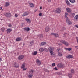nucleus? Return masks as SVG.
<instances>
[{
  "label": "nucleus",
  "instance_id": "obj_39",
  "mask_svg": "<svg viewBox=\"0 0 78 78\" xmlns=\"http://www.w3.org/2000/svg\"><path fill=\"white\" fill-rule=\"evenodd\" d=\"M23 70H24V71H25L26 70H27V68H23Z\"/></svg>",
  "mask_w": 78,
  "mask_h": 78
},
{
  "label": "nucleus",
  "instance_id": "obj_1",
  "mask_svg": "<svg viewBox=\"0 0 78 78\" xmlns=\"http://www.w3.org/2000/svg\"><path fill=\"white\" fill-rule=\"evenodd\" d=\"M48 50L50 52L51 54V56H53V55H55V53L53 52V51L54 50V48L53 47H50Z\"/></svg>",
  "mask_w": 78,
  "mask_h": 78
},
{
  "label": "nucleus",
  "instance_id": "obj_47",
  "mask_svg": "<svg viewBox=\"0 0 78 78\" xmlns=\"http://www.w3.org/2000/svg\"><path fill=\"white\" fill-rule=\"evenodd\" d=\"M42 6L40 7V9H42Z\"/></svg>",
  "mask_w": 78,
  "mask_h": 78
},
{
  "label": "nucleus",
  "instance_id": "obj_23",
  "mask_svg": "<svg viewBox=\"0 0 78 78\" xmlns=\"http://www.w3.org/2000/svg\"><path fill=\"white\" fill-rule=\"evenodd\" d=\"M50 30V29L48 27H47L46 28L45 31L46 32H48Z\"/></svg>",
  "mask_w": 78,
  "mask_h": 78
},
{
  "label": "nucleus",
  "instance_id": "obj_21",
  "mask_svg": "<svg viewBox=\"0 0 78 78\" xmlns=\"http://www.w3.org/2000/svg\"><path fill=\"white\" fill-rule=\"evenodd\" d=\"M66 4H67V5L68 6H70L71 4L69 2V1L67 0L66 1Z\"/></svg>",
  "mask_w": 78,
  "mask_h": 78
},
{
  "label": "nucleus",
  "instance_id": "obj_52",
  "mask_svg": "<svg viewBox=\"0 0 78 78\" xmlns=\"http://www.w3.org/2000/svg\"><path fill=\"white\" fill-rule=\"evenodd\" d=\"M66 34H64V35Z\"/></svg>",
  "mask_w": 78,
  "mask_h": 78
},
{
  "label": "nucleus",
  "instance_id": "obj_9",
  "mask_svg": "<svg viewBox=\"0 0 78 78\" xmlns=\"http://www.w3.org/2000/svg\"><path fill=\"white\" fill-rule=\"evenodd\" d=\"M51 35H54L56 37H58L59 36V35L56 33H51Z\"/></svg>",
  "mask_w": 78,
  "mask_h": 78
},
{
  "label": "nucleus",
  "instance_id": "obj_4",
  "mask_svg": "<svg viewBox=\"0 0 78 78\" xmlns=\"http://www.w3.org/2000/svg\"><path fill=\"white\" fill-rule=\"evenodd\" d=\"M61 8H58L55 11V12H56V13H58V14H59L61 12Z\"/></svg>",
  "mask_w": 78,
  "mask_h": 78
},
{
  "label": "nucleus",
  "instance_id": "obj_31",
  "mask_svg": "<svg viewBox=\"0 0 78 78\" xmlns=\"http://www.w3.org/2000/svg\"><path fill=\"white\" fill-rule=\"evenodd\" d=\"M66 41L64 40H61L60 41V42H61L63 44H64Z\"/></svg>",
  "mask_w": 78,
  "mask_h": 78
},
{
  "label": "nucleus",
  "instance_id": "obj_34",
  "mask_svg": "<svg viewBox=\"0 0 78 78\" xmlns=\"http://www.w3.org/2000/svg\"><path fill=\"white\" fill-rule=\"evenodd\" d=\"M25 66L24 64H23L22 65L21 68L23 69V68H25Z\"/></svg>",
  "mask_w": 78,
  "mask_h": 78
},
{
  "label": "nucleus",
  "instance_id": "obj_14",
  "mask_svg": "<svg viewBox=\"0 0 78 78\" xmlns=\"http://www.w3.org/2000/svg\"><path fill=\"white\" fill-rule=\"evenodd\" d=\"M13 65L14 67H19V64H16V63H13Z\"/></svg>",
  "mask_w": 78,
  "mask_h": 78
},
{
  "label": "nucleus",
  "instance_id": "obj_49",
  "mask_svg": "<svg viewBox=\"0 0 78 78\" xmlns=\"http://www.w3.org/2000/svg\"><path fill=\"white\" fill-rule=\"evenodd\" d=\"M1 10L3 11V9L2 8V7H0Z\"/></svg>",
  "mask_w": 78,
  "mask_h": 78
},
{
  "label": "nucleus",
  "instance_id": "obj_26",
  "mask_svg": "<svg viewBox=\"0 0 78 78\" xmlns=\"http://www.w3.org/2000/svg\"><path fill=\"white\" fill-rule=\"evenodd\" d=\"M70 2L72 3H75V0H69Z\"/></svg>",
  "mask_w": 78,
  "mask_h": 78
},
{
  "label": "nucleus",
  "instance_id": "obj_35",
  "mask_svg": "<svg viewBox=\"0 0 78 78\" xmlns=\"http://www.w3.org/2000/svg\"><path fill=\"white\" fill-rule=\"evenodd\" d=\"M71 72L73 73H74V72H75V71H74V70H73V69H72L71 70Z\"/></svg>",
  "mask_w": 78,
  "mask_h": 78
},
{
  "label": "nucleus",
  "instance_id": "obj_33",
  "mask_svg": "<svg viewBox=\"0 0 78 78\" xmlns=\"http://www.w3.org/2000/svg\"><path fill=\"white\" fill-rule=\"evenodd\" d=\"M37 54V52L35 51L34 52L33 55H36Z\"/></svg>",
  "mask_w": 78,
  "mask_h": 78
},
{
  "label": "nucleus",
  "instance_id": "obj_22",
  "mask_svg": "<svg viewBox=\"0 0 78 78\" xmlns=\"http://www.w3.org/2000/svg\"><path fill=\"white\" fill-rule=\"evenodd\" d=\"M66 58H73V57L72 55H69L66 56Z\"/></svg>",
  "mask_w": 78,
  "mask_h": 78
},
{
  "label": "nucleus",
  "instance_id": "obj_15",
  "mask_svg": "<svg viewBox=\"0 0 78 78\" xmlns=\"http://www.w3.org/2000/svg\"><path fill=\"white\" fill-rule=\"evenodd\" d=\"M78 20V15H77L75 16L74 18V20L75 21V20L77 21V20Z\"/></svg>",
  "mask_w": 78,
  "mask_h": 78
},
{
  "label": "nucleus",
  "instance_id": "obj_41",
  "mask_svg": "<svg viewBox=\"0 0 78 78\" xmlns=\"http://www.w3.org/2000/svg\"><path fill=\"white\" fill-rule=\"evenodd\" d=\"M38 36H39V37H42V34L39 35Z\"/></svg>",
  "mask_w": 78,
  "mask_h": 78
},
{
  "label": "nucleus",
  "instance_id": "obj_29",
  "mask_svg": "<svg viewBox=\"0 0 78 78\" xmlns=\"http://www.w3.org/2000/svg\"><path fill=\"white\" fill-rule=\"evenodd\" d=\"M34 5L32 3L30 4V7H34Z\"/></svg>",
  "mask_w": 78,
  "mask_h": 78
},
{
  "label": "nucleus",
  "instance_id": "obj_40",
  "mask_svg": "<svg viewBox=\"0 0 78 78\" xmlns=\"http://www.w3.org/2000/svg\"><path fill=\"white\" fill-rule=\"evenodd\" d=\"M15 17H18V15L17 14H15Z\"/></svg>",
  "mask_w": 78,
  "mask_h": 78
},
{
  "label": "nucleus",
  "instance_id": "obj_53",
  "mask_svg": "<svg viewBox=\"0 0 78 78\" xmlns=\"http://www.w3.org/2000/svg\"><path fill=\"white\" fill-rule=\"evenodd\" d=\"M48 2H49V1H48Z\"/></svg>",
  "mask_w": 78,
  "mask_h": 78
},
{
  "label": "nucleus",
  "instance_id": "obj_45",
  "mask_svg": "<svg viewBox=\"0 0 78 78\" xmlns=\"http://www.w3.org/2000/svg\"><path fill=\"white\" fill-rule=\"evenodd\" d=\"M76 27V28H78V25H75Z\"/></svg>",
  "mask_w": 78,
  "mask_h": 78
},
{
  "label": "nucleus",
  "instance_id": "obj_13",
  "mask_svg": "<svg viewBox=\"0 0 78 78\" xmlns=\"http://www.w3.org/2000/svg\"><path fill=\"white\" fill-rule=\"evenodd\" d=\"M75 13H71L70 14V16L72 18H73L74 17V16H75Z\"/></svg>",
  "mask_w": 78,
  "mask_h": 78
},
{
  "label": "nucleus",
  "instance_id": "obj_17",
  "mask_svg": "<svg viewBox=\"0 0 78 78\" xmlns=\"http://www.w3.org/2000/svg\"><path fill=\"white\" fill-rule=\"evenodd\" d=\"M24 29L25 30L24 31H30V28L28 27L25 28H24Z\"/></svg>",
  "mask_w": 78,
  "mask_h": 78
},
{
  "label": "nucleus",
  "instance_id": "obj_38",
  "mask_svg": "<svg viewBox=\"0 0 78 78\" xmlns=\"http://www.w3.org/2000/svg\"><path fill=\"white\" fill-rule=\"evenodd\" d=\"M34 41H32L30 42V44H34Z\"/></svg>",
  "mask_w": 78,
  "mask_h": 78
},
{
  "label": "nucleus",
  "instance_id": "obj_5",
  "mask_svg": "<svg viewBox=\"0 0 78 78\" xmlns=\"http://www.w3.org/2000/svg\"><path fill=\"white\" fill-rule=\"evenodd\" d=\"M61 51H62L60 49H58V55L59 56H62V54L61 53Z\"/></svg>",
  "mask_w": 78,
  "mask_h": 78
},
{
  "label": "nucleus",
  "instance_id": "obj_44",
  "mask_svg": "<svg viewBox=\"0 0 78 78\" xmlns=\"http://www.w3.org/2000/svg\"><path fill=\"white\" fill-rule=\"evenodd\" d=\"M75 48H77V49H78V46H75Z\"/></svg>",
  "mask_w": 78,
  "mask_h": 78
},
{
  "label": "nucleus",
  "instance_id": "obj_6",
  "mask_svg": "<svg viewBox=\"0 0 78 78\" xmlns=\"http://www.w3.org/2000/svg\"><path fill=\"white\" fill-rule=\"evenodd\" d=\"M64 66V65L62 63H60L57 65V67H60L61 68L62 67H63Z\"/></svg>",
  "mask_w": 78,
  "mask_h": 78
},
{
  "label": "nucleus",
  "instance_id": "obj_28",
  "mask_svg": "<svg viewBox=\"0 0 78 78\" xmlns=\"http://www.w3.org/2000/svg\"><path fill=\"white\" fill-rule=\"evenodd\" d=\"M9 6V2H6L5 3V6Z\"/></svg>",
  "mask_w": 78,
  "mask_h": 78
},
{
  "label": "nucleus",
  "instance_id": "obj_10",
  "mask_svg": "<svg viewBox=\"0 0 78 78\" xmlns=\"http://www.w3.org/2000/svg\"><path fill=\"white\" fill-rule=\"evenodd\" d=\"M24 58V56L23 55H20L18 57V59L19 60H22L23 58Z\"/></svg>",
  "mask_w": 78,
  "mask_h": 78
},
{
  "label": "nucleus",
  "instance_id": "obj_43",
  "mask_svg": "<svg viewBox=\"0 0 78 78\" xmlns=\"http://www.w3.org/2000/svg\"><path fill=\"white\" fill-rule=\"evenodd\" d=\"M42 13H40L39 14V16H42Z\"/></svg>",
  "mask_w": 78,
  "mask_h": 78
},
{
  "label": "nucleus",
  "instance_id": "obj_20",
  "mask_svg": "<svg viewBox=\"0 0 78 78\" xmlns=\"http://www.w3.org/2000/svg\"><path fill=\"white\" fill-rule=\"evenodd\" d=\"M25 20H26V21H27V22L29 23H31V21L30 19H25Z\"/></svg>",
  "mask_w": 78,
  "mask_h": 78
},
{
  "label": "nucleus",
  "instance_id": "obj_8",
  "mask_svg": "<svg viewBox=\"0 0 78 78\" xmlns=\"http://www.w3.org/2000/svg\"><path fill=\"white\" fill-rule=\"evenodd\" d=\"M6 16L7 17H11V14L10 13H7L6 14Z\"/></svg>",
  "mask_w": 78,
  "mask_h": 78
},
{
  "label": "nucleus",
  "instance_id": "obj_48",
  "mask_svg": "<svg viewBox=\"0 0 78 78\" xmlns=\"http://www.w3.org/2000/svg\"><path fill=\"white\" fill-rule=\"evenodd\" d=\"M9 27H11V24H10L9 25Z\"/></svg>",
  "mask_w": 78,
  "mask_h": 78
},
{
  "label": "nucleus",
  "instance_id": "obj_51",
  "mask_svg": "<svg viewBox=\"0 0 78 78\" xmlns=\"http://www.w3.org/2000/svg\"><path fill=\"white\" fill-rule=\"evenodd\" d=\"M1 76H2V75H0V77H1Z\"/></svg>",
  "mask_w": 78,
  "mask_h": 78
},
{
  "label": "nucleus",
  "instance_id": "obj_25",
  "mask_svg": "<svg viewBox=\"0 0 78 78\" xmlns=\"http://www.w3.org/2000/svg\"><path fill=\"white\" fill-rule=\"evenodd\" d=\"M65 50H68V51H70L72 48H65Z\"/></svg>",
  "mask_w": 78,
  "mask_h": 78
},
{
  "label": "nucleus",
  "instance_id": "obj_16",
  "mask_svg": "<svg viewBox=\"0 0 78 78\" xmlns=\"http://www.w3.org/2000/svg\"><path fill=\"white\" fill-rule=\"evenodd\" d=\"M46 44V42H42L40 44V46H43V45H45Z\"/></svg>",
  "mask_w": 78,
  "mask_h": 78
},
{
  "label": "nucleus",
  "instance_id": "obj_27",
  "mask_svg": "<svg viewBox=\"0 0 78 78\" xmlns=\"http://www.w3.org/2000/svg\"><path fill=\"white\" fill-rule=\"evenodd\" d=\"M16 41H21V40H22V38H20V37H19V38H17L16 39Z\"/></svg>",
  "mask_w": 78,
  "mask_h": 78
},
{
  "label": "nucleus",
  "instance_id": "obj_19",
  "mask_svg": "<svg viewBox=\"0 0 78 78\" xmlns=\"http://www.w3.org/2000/svg\"><path fill=\"white\" fill-rule=\"evenodd\" d=\"M68 16V13L67 12H66L65 13V17L66 18V19L68 18V17H67Z\"/></svg>",
  "mask_w": 78,
  "mask_h": 78
},
{
  "label": "nucleus",
  "instance_id": "obj_18",
  "mask_svg": "<svg viewBox=\"0 0 78 78\" xmlns=\"http://www.w3.org/2000/svg\"><path fill=\"white\" fill-rule=\"evenodd\" d=\"M29 14V12H26L23 14V16H27V15H28Z\"/></svg>",
  "mask_w": 78,
  "mask_h": 78
},
{
  "label": "nucleus",
  "instance_id": "obj_36",
  "mask_svg": "<svg viewBox=\"0 0 78 78\" xmlns=\"http://www.w3.org/2000/svg\"><path fill=\"white\" fill-rule=\"evenodd\" d=\"M5 30V29L4 28H1V30L2 31H3Z\"/></svg>",
  "mask_w": 78,
  "mask_h": 78
},
{
  "label": "nucleus",
  "instance_id": "obj_30",
  "mask_svg": "<svg viewBox=\"0 0 78 78\" xmlns=\"http://www.w3.org/2000/svg\"><path fill=\"white\" fill-rule=\"evenodd\" d=\"M68 76L69 78L72 77V74H71V73H69L68 74Z\"/></svg>",
  "mask_w": 78,
  "mask_h": 78
},
{
  "label": "nucleus",
  "instance_id": "obj_12",
  "mask_svg": "<svg viewBox=\"0 0 78 78\" xmlns=\"http://www.w3.org/2000/svg\"><path fill=\"white\" fill-rule=\"evenodd\" d=\"M36 62L38 65H40L41 64V62L39 60L37 59L36 60Z\"/></svg>",
  "mask_w": 78,
  "mask_h": 78
},
{
  "label": "nucleus",
  "instance_id": "obj_24",
  "mask_svg": "<svg viewBox=\"0 0 78 78\" xmlns=\"http://www.w3.org/2000/svg\"><path fill=\"white\" fill-rule=\"evenodd\" d=\"M64 44L65 45H66V46H69V43L65 41V43Z\"/></svg>",
  "mask_w": 78,
  "mask_h": 78
},
{
  "label": "nucleus",
  "instance_id": "obj_46",
  "mask_svg": "<svg viewBox=\"0 0 78 78\" xmlns=\"http://www.w3.org/2000/svg\"><path fill=\"white\" fill-rule=\"evenodd\" d=\"M2 61V58H0V62H1Z\"/></svg>",
  "mask_w": 78,
  "mask_h": 78
},
{
  "label": "nucleus",
  "instance_id": "obj_32",
  "mask_svg": "<svg viewBox=\"0 0 78 78\" xmlns=\"http://www.w3.org/2000/svg\"><path fill=\"white\" fill-rule=\"evenodd\" d=\"M39 51L41 52H43V51H44V49L42 48H40L39 49Z\"/></svg>",
  "mask_w": 78,
  "mask_h": 78
},
{
  "label": "nucleus",
  "instance_id": "obj_7",
  "mask_svg": "<svg viewBox=\"0 0 78 78\" xmlns=\"http://www.w3.org/2000/svg\"><path fill=\"white\" fill-rule=\"evenodd\" d=\"M66 11L68 12L69 13H70L72 12V9L70 8L67 7L66 9Z\"/></svg>",
  "mask_w": 78,
  "mask_h": 78
},
{
  "label": "nucleus",
  "instance_id": "obj_3",
  "mask_svg": "<svg viewBox=\"0 0 78 78\" xmlns=\"http://www.w3.org/2000/svg\"><path fill=\"white\" fill-rule=\"evenodd\" d=\"M66 19V22L69 25H70L72 24V22L70 20V19H69L68 18Z\"/></svg>",
  "mask_w": 78,
  "mask_h": 78
},
{
  "label": "nucleus",
  "instance_id": "obj_42",
  "mask_svg": "<svg viewBox=\"0 0 78 78\" xmlns=\"http://www.w3.org/2000/svg\"><path fill=\"white\" fill-rule=\"evenodd\" d=\"M54 69L55 70H58V68L56 67H55Z\"/></svg>",
  "mask_w": 78,
  "mask_h": 78
},
{
  "label": "nucleus",
  "instance_id": "obj_37",
  "mask_svg": "<svg viewBox=\"0 0 78 78\" xmlns=\"http://www.w3.org/2000/svg\"><path fill=\"white\" fill-rule=\"evenodd\" d=\"M52 66H56V64L55 63H52Z\"/></svg>",
  "mask_w": 78,
  "mask_h": 78
},
{
  "label": "nucleus",
  "instance_id": "obj_11",
  "mask_svg": "<svg viewBox=\"0 0 78 78\" xmlns=\"http://www.w3.org/2000/svg\"><path fill=\"white\" fill-rule=\"evenodd\" d=\"M12 31V29L10 28L8 29L7 30V33H10Z\"/></svg>",
  "mask_w": 78,
  "mask_h": 78
},
{
  "label": "nucleus",
  "instance_id": "obj_50",
  "mask_svg": "<svg viewBox=\"0 0 78 78\" xmlns=\"http://www.w3.org/2000/svg\"><path fill=\"white\" fill-rule=\"evenodd\" d=\"M58 45H59V46H61V45H62V44H59Z\"/></svg>",
  "mask_w": 78,
  "mask_h": 78
},
{
  "label": "nucleus",
  "instance_id": "obj_2",
  "mask_svg": "<svg viewBox=\"0 0 78 78\" xmlns=\"http://www.w3.org/2000/svg\"><path fill=\"white\" fill-rule=\"evenodd\" d=\"M33 72L34 71L33 70H31L28 74V76L29 78H32L33 77Z\"/></svg>",
  "mask_w": 78,
  "mask_h": 78
}]
</instances>
